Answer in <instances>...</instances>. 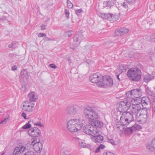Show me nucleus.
Returning <instances> with one entry per match:
<instances>
[{
    "instance_id": "obj_1",
    "label": "nucleus",
    "mask_w": 155,
    "mask_h": 155,
    "mask_svg": "<svg viewBox=\"0 0 155 155\" xmlns=\"http://www.w3.org/2000/svg\"><path fill=\"white\" fill-rule=\"evenodd\" d=\"M83 125V123L79 119H73L70 120L67 124V128L71 132H76L79 130Z\"/></svg>"
},
{
    "instance_id": "obj_2",
    "label": "nucleus",
    "mask_w": 155,
    "mask_h": 155,
    "mask_svg": "<svg viewBox=\"0 0 155 155\" xmlns=\"http://www.w3.org/2000/svg\"><path fill=\"white\" fill-rule=\"evenodd\" d=\"M141 71L137 68H131L127 72V76L131 81H137L140 78Z\"/></svg>"
},
{
    "instance_id": "obj_3",
    "label": "nucleus",
    "mask_w": 155,
    "mask_h": 155,
    "mask_svg": "<svg viewBox=\"0 0 155 155\" xmlns=\"http://www.w3.org/2000/svg\"><path fill=\"white\" fill-rule=\"evenodd\" d=\"M84 113L85 117L88 119L90 120H93L98 118V114L93 110L91 107H86L84 109Z\"/></svg>"
},
{
    "instance_id": "obj_4",
    "label": "nucleus",
    "mask_w": 155,
    "mask_h": 155,
    "mask_svg": "<svg viewBox=\"0 0 155 155\" xmlns=\"http://www.w3.org/2000/svg\"><path fill=\"white\" fill-rule=\"evenodd\" d=\"M130 107V101L126 98L117 104V109L119 112L123 113L129 109Z\"/></svg>"
},
{
    "instance_id": "obj_5",
    "label": "nucleus",
    "mask_w": 155,
    "mask_h": 155,
    "mask_svg": "<svg viewBox=\"0 0 155 155\" xmlns=\"http://www.w3.org/2000/svg\"><path fill=\"white\" fill-rule=\"evenodd\" d=\"M147 110L146 108L142 109L141 113L136 117L137 121L140 124L145 123L147 119Z\"/></svg>"
},
{
    "instance_id": "obj_6",
    "label": "nucleus",
    "mask_w": 155,
    "mask_h": 155,
    "mask_svg": "<svg viewBox=\"0 0 155 155\" xmlns=\"http://www.w3.org/2000/svg\"><path fill=\"white\" fill-rule=\"evenodd\" d=\"M114 84L112 78L110 76L106 75L103 77L101 83L98 84L100 86V87H112Z\"/></svg>"
},
{
    "instance_id": "obj_7",
    "label": "nucleus",
    "mask_w": 155,
    "mask_h": 155,
    "mask_svg": "<svg viewBox=\"0 0 155 155\" xmlns=\"http://www.w3.org/2000/svg\"><path fill=\"white\" fill-rule=\"evenodd\" d=\"M83 131L86 134L92 136L97 135L99 132L95 127L91 124L85 126L83 128Z\"/></svg>"
},
{
    "instance_id": "obj_8",
    "label": "nucleus",
    "mask_w": 155,
    "mask_h": 155,
    "mask_svg": "<svg viewBox=\"0 0 155 155\" xmlns=\"http://www.w3.org/2000/svg\"><path fill=\"white\" fill-rule=\"evenodd\" d=\"M103 76L99 73H97L93 74L90 77L91 81L93 83H96L98 87H100L98 84L101 83L102 81Z\"/></svg>"
},
{
    "instance_id": "obj_9",
    "label": "nucleus",
    "mask_w": 155,
    "mask_h": 155,
    "mask_svg": "<svg viewBox=\"0 0 155 155\" xmlns=\"http://www.w3.org/2000/svg\"><path fill=\"white\" fill-rule=\"evenodd\" d=\"M82 37V35L79 36L78 35H76L74 37V42L72 44H71L70 48L73 49H75L76 47L79 45Z\"/></svg>"
},
{
    "instance_id": "obj_10",
    "label": "nucleus",
    "mask_w": 155,
    "mask_h": 155,
    "mask_svg": "<svg viewBox=\"0 0 155 155\" xmlns=\"http://www.w3.org/2000/svg\"><path fill=\"white\" fill-rule=\"evenodd\" d=\"M22 109L24 111L27 112H31L32 111V108L34 104L29 102L25 101L22 103Z\"/></svg>"
},
{
    "instance_id": "obj_11",
    "label": "nucleus",
    "mask_w": 155,
    "mask_h": 155,
    "mask_svg": "<svg viewBox=\"0 0 155 155\" xmlns=\"http://www.w3.org/2000/svg\"><path fill=\"white\" fill-rule=\"evenodd\" d=\"M132 114L136 117L141 113V110L143 109L140 105L138 106H134V107H130L129 108Z\"/></svg>"
},
{
    "instance_id": "obj_12",
    "label": "nucleus",
    "mask_w": 155,
    "mask_h": 155,
    "mask_svg": "<svg viewBox=\"0 0 155 155\" xmlns=\"http://www.w3.org/2000/svg\"><path fill=\"white\" fill-rule=\"evenodd\" d=\"M29 134L31 136L38 137L40 135L41 131L36 127L30 129L28 131Z\"/></svg>"
},
{
    "instance_id": "obj_13",
    "label": "nucleus",
    "mask_w": 155,
    "mask_h": 155,
    "mask_svg": "<svg viewBox=\"0 0 155 155\" xmlns=\"http://www.w3.org/2000/svg\"><path fill=\"white\" fill-rule=\"evenodd\" d=\"M141 107L143 109L146 108L147 105L150 104L151 103L150 100L147 97H143L140 100Z\"/></svg>"
},
{
    "instance_id": "obj_14",
    "label": "nucleus",
    "mask_w": 155,
    "mask_h": 155,
    "mask_svg": "<svg viewBox=\"0 0 155 155\" xmlns=\"http://www.w3.org/2000/svg\"><path fill=\"white\" fill-rule=\"evenodd\" d=\"M26 149V147L24 146L19 145L16 147L13 153L14 155H18L23 152Z\"/></svg>"
},
{
    "instance_id": "obj_15",
    "label": "nucleus",
    "mask_w": 155,
    "mask_h": 155,
    "mask_svg": "<svg viewBox=\"0 0 155 155\" xmlns=\"http://www.w3.org/2000/svg\"><path fill=\"white\" fill-rule=\"evenodd\" d=\"M91 137V139L93 141L96 143H101L103 140L104 137L103 136L99 135L98 136L94 135Z\"/></svg>"
},
{
    "instance_id": "obj_16",
    "label": "nucleus",
    "mask_w": 155,
    "mask_h": 155,
    "mask_svg": "<svg viewBox=\"0 0 155 155\" xmlns=\"http://www.w3.org/2000/svg\"><path fill=\"white\" fill-rule=\"evenodd\" d=\"M122 115L128 119V121L130 123L134 120V116L130 112H124L122 113Z\"/></svg>"
},
{
    "instance_id": "obj_17",
    "label": "nucleus",
    "mask_w": 155,
    "mask_h": 155,
    "mask_svg": "<svg viewBox=\"0 0 155 155\" xmlns=\"http://www.w3.org/2000/svg\"><path fill=\"white\" fill-rule=\"evenodd\" d=\"M133 94L135 98H138L141 97L142 94V90L140 88L134 89H133Z\"/></svg>"
},
{
    "instance_id": "obj_18",
    "label": "nucleus",
    "mask_w": 155,
    "mask_h": 155,
    "mask_svg": "<svg viewBox=\"0 0 155 155\" xmlns=\"http://www.w3.org/2000/svg\"><path fill=\"white\" fill-rule=\"evenodd\" d=\"M28 97L31 101L35 102L38 99L37 95L33 92L30 93L28 94Z\"/></svg>"
},
{
    "instance_id": "obj_19",
    "label": "nucleus",
    "mask_w": 155,
    "mask_h": 155,
    "mask_svg": "<svg viewBox=\"0 0 155 155\" xmlns=\"http://www.w3.org/2000/svg\"><path fill=\"white\" fill-rule=\"evenodd\" d=\"M127 100L130 101V107H134V106H138V105L141 106L140 100H139L137 99H133L131 101H130V99Z\"/></svg>"
},
{
    "instance_id": "obj_20",
    "label": "nucleus",
    "mask_w": 155,
    "mask_h": 155,
    "mask_svg": "<svg viewBox=\"0 0 155 155\" xmlns=\"http://www.w3.org/2000/svg\"><path fill=\"white\" fill-rule=\"evenodd\" d=\"M99 15L100 17L103 19H108V20L114 17L112 14L110 13H100Z\"/></svg>"
},
{
    "instance_id": "obj_21",
    "label": "nucleus",
    "mask_w": 155,
    "mask_h": 155,
    "mask_svg": "<svg viewBox=\"0 0 155 155\" xmlns=\"http://www.w3.org/2000/svg\"><path fill=\"white\" fill-rule=\"evenodd\" d=\"M120 123L122 125H127L130 124V122L128 121V119L126 118L122 114L120 117Z\"/></svg>"
},
{
    "instance_id": "obj_22",
    "label": "nucleus",
    "mask_w": 155,
    "mask_h": 155,
    "mask_svg": "<svg viewBox=\"0 0 155 155\" xmlns=\"http://www.w3.org/2000/svg\"><path fill=\"white\" fill-rule=\"evenodd\" d=\"M91 124L94 127H95L98 128H101L103 125L104 123L101 121L97 120L93 121Z\"/></svg>"
},
{
    "instance_id": "obj_23",
    "label": "nucleus",
    "mask_w": 155,
    "mask_h": 155,
    "mask_svg": "<svg viewBox=\"0 0 155 155\" xmlns=\"http://www.w3.org/2000/svg\"><path fill=\"white\" fill-rule=\"evenodd\" d=\"M33 148L37 152H40L42 148V145L41 143H36L33 145Z\"/></svg>"
},
{
    "instance_id": "obj_24",
    "label": "nucleus",
    "mask_w": 155,
    "mask_h": 155,
    "mask_svg": "<svg viewBox=\"0 0 155 155\" xmlns=\"http://www.w3.org/2000/svg\"><path fill=\"white\" fill-rule=\"evenodd\" d=\"M127 65L123 64H120L119 66L118 70L119 71L120 74L122 72H125L127 70Z\"/></svg>"
},
{
    "instance_id": "obj_25",
    "label": "nucleus",
    "mask_w": 155,
    "mask_h": 155,
    "mask_svg": "<svg viewBox=\"0 0 155 155\" xmlns=\"http://www.w3.org/2000/svg\"><path fill=\"white\" fill-rule=\"evenodd\" d=\"M133 89L130 91H127L126 93V97L129 99L134 98L135 97L134 95L133 94Z\"/></svg>"
},
{
    "instance_id": "obj_26",
    "label": "nucleus",
    "mask_w": 155,
    "mask_h": 155,
    "mask_svg": "<svg viewBox=\"0 0 155 155\" xmlns=\"http://www.w3.org/2000/svg\"><path fill=\"white\" fill-rule=\"evenodd\" d=\"M153 79V77L151 75L148 74H146L144 77V80L146 82H148Z\"/></svg>"
},
{
    "instance_id": "obj_27",
    "label": "nucleus",
    "mask_w": 155,
    "mask_h": 155,
    "mask_svg": "<svg viewBox=\"0 0 155 155\" xmlns=\"http://www.w3.org/2000/svg\"><path fill=\"white\" fill-rule=\"evenodd\" d=\"M29 143L30 145L33 146L36 143H40V140L39 139L34 138L32 139L31 141H29Z\"/></svg>"
},
{
    "instance_id": "obj_28",
    "label": "nucleus",
    "mask_w": 155,
    "mask_h": 155,
    "mask_svg": "<svg viewBox=\"0 0 155 155\" xmlns=\"http://www.w3.org/2000/svg\"><path fill=\"white\" fill-rule=\"evenodd\" d=\"M120 29L121 33L122 35H123L125 34H127L129 31V30L127 28L125 27L122 28Z\"/></svg>"
},
{
    "instance_id": "obj_29",
    "label": "nucleus",
    "mask_w": 155,
    "mask_h": 155,
    "mask_svg": "<svg viewBox=\"0 0 155 155\" xmlns=\"http://www.w3.org/2000/svg\"><path fill=\"white\" fill-rule=\"evenodd\" d=\"M32 121H28L27 123H26L24 126H23L22 128L24 129H27L31 128V125L30 124Z\"/></svg>"
},
{
    "instance_id": "obj_30",
    "label": "nucleus",
    "mask_w": 155,
    "mask_h": 155,
    "mask_svg": "<svg viewBox=\"0 0 155 155\" xmlns=\"http://www.w3.org/2000/svg\"><path fill=\"white\" fill-rule=\"evenodd\" d=\"M79 146L81 148H84L86 146V144L83 140H80Z\"/></svg>"
},
{
    "instance_id": "obj_31",
    "label": "nucleus",
    "mask_w": 155,
    "mask_h": 155,
    "mask_svg": "<svg viewBox=\"0 0 155 155\" xmlns=\"http://www.w3.org/2000/svg\"><path fill=\"white\" fill-rule=\"evenodd\" d=\"M146 92L147 94L149 95H150L151 97L152 96V95H153V94H155L153 93V91L151 90L148 87H147L146 88Z\"/></svg>"
},
{
    "instance_id": "obj_32",
    "label": "nucleus",
    "mask_w": 155,
    "mask_h": 155,
    "mask_svg": "<svg viewBox=\"0 0 155 155\" xmlns=\"http://www.w3.org/2000/svg\"><path fill=\"white\" fill-rule=\"evenodd\" d=\"M133 128L132 130H134V131H136V130H139L141 129V127L139 125L137 124H135L132 126Z\"/></svg>"
},
{
    "instance_id": "obj_33",
    "label": "nucleus",
    "mask_w": 155,
    "mask_h": 155,
    "mask_svg": "<svg viewBox=\"0 0 155 155\" xmlns=\"http://www.w3.org/2000/svg\"><path fill=\"white\" fill-rule=\"evenodd\" d=\"M105 147V146L104 145L101 144L96 149L95 152L97 153L100 151L101 149H103Z\"/></svg>"
},
{
    "instance_id": "obj_34",
    "label": "nucleus",
    "mask_w": 155,
    "mask_h": 155,
    "mask_svg": "<svg viewBox=\"0 0 155 155\" xmlns=\"http://www.w3.org/2000/svg\"><path fill=\"white\" fill-rule=\"evenodd\" d=\"M147 40L149 41H155V35L149 36L147 37Z\"/></svg>"
},
{
    "instance_id": "obj_35",
    "label": "nucleus",
    "mask_w": 155,
    "mask_h": 155,
    "mask_svg": "<svg viewBox=\"0 0 155 155\" xmlns=\"http://www.w3.org/2000/svg\"><path fill=\"white\" fill-rule=\"evenodd\" d=\"M133 127L132 126L130 127L127 128L125 130V132L128 133H132L134 131V130H132Z\"/></svg>"
},
{
    "instance_id": "obj_36",
    "label": "nucleus",
    "mask_w": 155,
    "mask_h": 155,
    "mask_svg": "<svg viewBox=\"0 0 155 155\" xmlns=\"http://www.w3.org/2000/svg\"><path fill=\"white\" fill-rule=\"evenodd\" d=\"M64 13L66 16V17L67 19H69L70 18L69 15L70 12L69 10L67 9H65L64 10Z\"/></svg>"
},
{
    "instance_id": "obj_37",
    "label": "nucleus",
    "mask_w": 155,
    "mask_h": 155,
    "mask_svg": "<svg viewBox=\"0 0 155 155\" xmlns=\"http://www.w3.org/2000/svg\"><path fill=\"white\" fill-rule=\"evenodd\" d=\"M6 19V17L2 13H0V21H4Z\"/></svg>"
},
{
    "instance_id": "obj_38",
    "label": "nucleus",
    "mask_w": 155,
    "mask_h": 155,
    "mask_svg": "<svg viewBox=\"0 0 155 155\" xmlns=\"http://www.w3.org/2000/svg\"><path fill=\"white\" fill-rule=\"evenodd\" d=\"M24 155H36L35 154L34 152L31 150H29L26 152L24 154Z\"/></svg>"
},
{
    "instance_id": "obj_39",
    "label": "nucleus",
    "mask_w": 155,
    "mask_h": 155,
    "mask_svg": "<svg viewBox=\"0 0 155 155\" xmlns=\"http://www.w3.org/2000/svg\"><path fill=\"white\" fill-rule=\"evenodd\" d=\"M67 5L69 8H72L73 7L72 3L69 0H67Z\"/></svg>"
},
{
    "instance_id": "obj_40",
    "label": "nucleus",
    "mask_w": 155,
    "mask_h": 155,
    "mask_svg": "<svg viewBox=\"0 0 155 155\" xmlns=\"http://www.w3.org/2000/svg\"><path fill=\"white\" fill-rule=\"evenodd\" d=\"M120 31H121L120 29L115 31V35L117 36L122 35V33H121V32H120Z\"/></svg>"
},
{
    "instance_id": "obj_41",
    "label": "nucleus",
    "mask_w": 155,
    "mask_h": 155,
    "mask_svg": "<svg viewBox=\"0 0 155 155\" xmlns=\"http://www.w3.org/2000/svg\"><path fill=\"white\" fill-rule=\"evenodd\" d=\"M73 31H70L67 32H66L64 33V35L66 36H68L69 37L72 34Z\"/></svg>"
},
{
    "instance_id": "obj_42",
    "label": "nucleus",
    "mask_w": 155,
    "mask_h": 155,
    "mask_svg": "<svg viewBox=\"0 0 155 155\" xmlns=\"http://www.w3.org/2000/svg\"><path fill=\"white\" fill-rule=\"evenodd\" d=\"M149 146L150 147H152L155 150V138L152 141Z\"/></svg>"
},
{
    "instance_id": "obj_43",
    "label": "nucleus",
    "mask_w": 155,
    "mask_h": 155,
    "mask_svg": "<svg viewBox=\"0 0 155 155\" xmlns=\"http://www.w3.org/2000/svg\"><path fill=\"white\" fill-rule=\"evenodd\" d=\"M107 140L108 142L110 143L113 145H115V142L112 139H110L109 138H107Z\"/></svg>"
},
{
    "instance_id": "obj_44",
    "label": "nucleus",
    "mask_w": 155,
    "mask_h": 155,
    "mask_svg": "<svg viewBox=\"0 0 155 155\" xmlns=\"http://www.w3.org/2000/svg\"><path fill=\"white\" fill-rule=\"evenodd\" d=\"M82 12V10L81 9H80L76 10L75 12L76 14L78 16H80L81 14V12Z\"/></svg>"
},
{
    "instance_id": "obj_45",
    "label": "nucleus",
    "mask_w": 155,
    "mask_h": 155,
    "mask_svg": "<svg viewBox=\"0 0 155 155\" xmlns=\"http://www.w3.org/2000/svg\"><path fill=\"white\" fill-rule=\"evenodd\" d=\"M127 2L130 4H134L137 0H125Z\"/></svg>"
},
{
    "instance_id": "obj_46",
    "label": "nucleus",
    "mask_w": 155,
    "mask_h": 155,
    "mask_svg": "<svg viewBox=\"0 0 155 155\" xmlns=\"http://www.w3.org/2000/svg\"><path fill=\"white\" fill-rule=\"evenodd\" d=\"M105 3L106 7H108L109 8L111 7V3L110 2L106 1V2H105Z\"/></svg>"
},
{
    "instance_id": "obj_47",
    "label": "nucleus",
    "mask_w": 155,
    "mask_h": 155,
    "mask_svg": "<svg viewBox=\"0 0 155 155\" xmlns=\"http://www.w3.org/2000/svg\"><path fill=\"white\" fill-rule=\"evenodd\" d=\"M103 155H115L114 153H113L112 152H104Z\"/></svg>"
},
{
    "instance_id": "obj_48",
    "label": "nucleus",
    "mask_w": 155,
    "mask_h": 155,
    "mask_svg": "<svg viewBox=\"0 0 155 155\" xmlns=\"http://www.w3.org/2000/svg\"><path fill=\"white\" fill-rule=\"evenodd\" d=\"M34 124L35 125H37V126H39L40 127H43V124H41L39 122H37L35 123Z\"/></svg>"
},
{
    "instance_id": "obj_49",
    "label": "nucleus",
    "mask_w": 155,
    "mask_h": 155,
    "mask_svg": "<svg viewBox=\"0 0 155 155\" xmlns=\"http://www.w3.org/2000/svg\"><path fill=\"white\" fill-rule=\"evenodd\" d=\"M49 66L51 68L54 69H56L57 68V67L54 64H50Z\"/></svg>"
},
{
    "instance_id": "obj_50",
    "label": "nucleus",
    "mask_w": 155,
    "mask_h": 155,
    "mask_svg": "<svg viewBox=\"0 0 155 155\" xmlns=\"http://www.w3.org/2000/svg\"><path fill=\"white\" fill-rule=\"evenodd\" d=\"M69 152V151H67L66 150H65L63 153H62L61 155H68V153Z\"/></svg>"
},
{
    "instance_id": "obj_51",
    "label": "nucleus",
    "mask_w": 155,
    "mask_h": 155,
    "mask_svg": "<svg viewBox=\"0 0 155 155\" xmlns=\"http://www.w3.org/2000/svg\"><path fill=\"white\" fill-rule=\"evenodd\" d=\"M6 118H5L4 120L2 121L0 123V126H1L2 125V124H5L6 123Z\"/></svg>"
},
{
    "instance_id": "obj_52",
    "label": "nucleus",
    "mask_w": 155,
    "mask_h": 155,
    "mask_svg": "<svg viewBox=\"0 0 155 155\" xmlns=\"http://www.w3.org/2000/svg\"><path fill=\"white\" fill-rule=\"evenodd\" d=\"M25 74V71L24 70H22L20 72V75L21 76L24 77V75Z\"/></svg>"
},
{
    "instance_id": "obj_53",
    "label": "nucleus",
    "mask_w": 155,
    "mask_h": 155,
    "mask_svg": "<svg viewBox=\"0 0 155 155\" xmlns=\"http://www.w3.org/2000/svg\"><path fill=\"white\" fill-rule=\"evenodd\" d=\"M46 35L45 34L42 33H40L38 35V37H43L44 36H45Z\"/></svg>"
},
{
    "instance_id": "obj_54",
    "label": "nucleus",
    "mask_w": 155,
    "mask_h": 155,
    "mask_svg": "<svg viewBox=\"0 0 155 155\" xmlns=\"http://www.w3.org/2000/svg\"><path fill=\"white\" fill-rule=\"evenodd\" d=\"M151 97L152 99L153 102L155 104V94H153V95H152Z\"/></svg>"
},
{
    "instance_id": "obj_55",
    "label": "nucleus",
    "mask_w": 155,
    "mask_h": 155,
    "mask_svg": "<svg viewBox=\"0 0 155 155\" xmlns=\"http://www.w3.org/2000/svg\"><path fill=\"white\" fill-rule=\"evenodd\" d=\"M122 5L125 8H126L127 7H128L127 5L126 2L123 3L122 4Z\"/></svg>"
},
{
    "instance_id": "obj_56",
    "label": "nucleus",
    "mask_w": 155,
    "mask_h": 155,
    "mask_svg": "<svg viewBox=\"0 0 155 155\" xmlns=\"http://www.w3.org/2000/svg\"><path fill=\"white\" fill-rule=\"evenodd\" d=\"M26 114L25 113H23L21 114V116L23 117L25 119H26Z\"/></svg>"
},
{
    "instance_id": "obj_57",
    "label": "nucleus",
    "mask_w": 155,
    "mask_h": 155,
    "mask_svg": "<svg viewBox=\"0 0 155 155\" xmlns=\"http://www.w3.org/2000/svg\"><path fill=\"white\" fill-rule=\"evenodd\" d=\"M41 29L42 30H45L46 29V26L45 25H41Z\"/></svg>"
},
{
    "instance_id": "obj_58",
    "label": "nucleus",
    "mask_w": 155,
    "mask_h": 155,
    "mask_svg": "<svg viewBox=\"0 0 155 155\" xmlns=\"http://www.w3.org/2000/svg\"><path fill=\"white\" fill-rule=\"evenodd\" d=\"M17 67L15 65L12 67V69L13 71H15V70H16L17 69Z\"/></svg>"
},
{
    "instance_id": "obj_59",
    "label": "nucleus",
    "mask_w": 155,
    "mask_h": 155,
    "mask_svg": "<svg viewBox=\"0 0 155 155\" xmlns=\"http://www.w3.org/2000/svg\"><path fill=\"white\" fill-rule=\"evenodd\" d=\"M152 110L153 113L155 114V105L152 107Z\"/></svg>"
},
{
    "instance_id": "obj_60",
    "label": "nucleus",
    "mask_w": 155,
    "mask_h": 155,
    "mask_svg": "<svg viewBox=\"0 0 155 155\" xmlns=\"http://www.w3.org/2000/svg\"><path fill=\"white\" fill-rule=\"evenodd\" d=\"M14 45V44L12 42V43L11 44H10L8 45V47L9 48H12L13 47Z\"/></svg>"
},
{
    "instance_id": "obj_61",
    "label": "nucleus",
    "mask_w": 155,
    "mask_h": 155,
    "mask_svg": "<svg viewBox=\"0 0 155 155\" xmlns=\"http://www.w3.org/2000/svg\"><path fill=\"white\" fill-rule=\"evenodd\" d=\"M52 0H49V5H52L53 4Z\"/></svg>"
},
{
    "instance_id": "obj_62",
    "label": "nucleus",
    "mask_w": 155,
    "mask_h": 155,
    "mask_svg": "<svg viewBox=\"0 0 155 155\" xmlns=\"http://www.w3.org/2000/svg\"><path fill=\"white\" fill-rule=\"evenodd\" d=\"M119 75H120L119 74L117 75V78L119 81H120V78H119Z\"/></svg>"
},
{
    "instance_id": "obj_63",
    "label": "nucleus",
    "mask_w": 155,
    "mask_h": 155,
    "mask_svg": "<svg viewBox=\"0 0 155 155\" xmlns=\"http://www.w3.org/2000/svg\"><path fill=\"white\" fill-rule=\"evenodd\" d=\"M22 90L23 91H25L26 90V89L25 87H24V88L23 87L22 89Z\"/></svg>"
},
{
    "instance_id": "obj_64",
    "label": "nucleus",
    "mask_w": 155,
    "mask_h": 155,
    "mask_svg": "<svg viewBox=\"0 0 155 155\" xmlns=\"http://www.w3.org/2000/svg\"><path fill=\"white\" fill-rule=\"evenodd\" d=\"M70 59H68V61H70Z\"/></svg>"
}]
</instances>
